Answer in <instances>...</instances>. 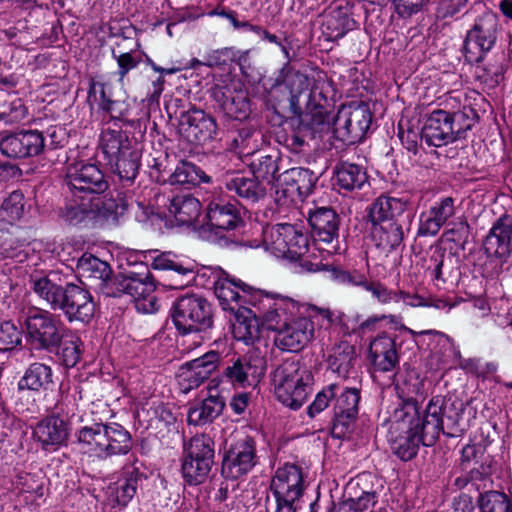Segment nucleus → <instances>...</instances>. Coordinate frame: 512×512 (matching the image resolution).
Wrapping results in <instances>:
<instances>
[{"mask_svg":"<svg viewBox=\"0 0 512 512\" xmlns=\"http://www.w3.org/2000/svg\"><path fill=\"white\" fill-rule=\"evenodd\" d=\"M358 414L333 410L331 419V435L333 438L344 439L350 436L354 430Z\"/></svg>","mask_w":512,"mask_h":512,"instance_id":"obj_55","label":"nucleus"},{"mask_svg":"<svg viewBox=\"0 0 512 512\" xmlns=\"http://www.w3.org/2000/svg\"><path fill=\"white\" fill-rule=\"evenodd\" d=\"M336 390L333 410H343L359 414V403L361 400V390L356 387H344L340 393Z\"/></svg>","mask_w":512,"mask_h":512,"instance_id":"obj_59","label":"nucleus"},{"mask_svg":"<svg viewBox=\"0 0 512 512\" xmlns=\"http://www.w3.org/2000/svg\"><path fill=\"white\" fill-rule=\"evenodd\" d=\"M128 207L126 192H117L116 196L111 193L106 206L71 197L60 208L59 216L69 226L86 227L90 222L116 223L127 212Z\"/></svg>","mask_w":512,"mask_h":512,"instance_id":"obj_12","label":"nucleus"},{"mask_svg":"<svg viewBox=\"0 0 512 512\" xmlns=\"http://www.w3.org/2000/svg\"><path fill=\"white\" fill-rule=\"evenodd\" d=\"M53 347L47 348L44 353L53 355V362L65 370L76 367L83 355V341L70 328L56 339Z\"/></svg>","mask_w":512,"mask_h":512,"instance_id":"obj_37","label":"nucleus"},{"mask_svg":"<svg viewBox=\"0 0 512 512\" xmlns=\"http://www.w3.org/2000/svg\"><path fill=\"white\" fill-rule=\"evenodd\" d=\"M450 228L445 230L444 236L447 241L453 242L457 250L465 251L470 236V225L466 219L456 222H449Z\"/></svg>","mask_w":512,"mask_h":512,"instance_id":"obj_61","label":"nucleus"},{"mask_svg":"<svg viewBox=\"0 0 512 512\" xmlns=\"http://www.w3.org/2000/svg\"><path fill=\"white\" fill-rule=\"evenodd\" d=\"M342 217L331 206L315 207L308 212V223L315 242L324 243L328 253H339V232Z\"/></svg>","mask_w":512,"mask_h":512,"instance_id":"obj_29","label":"nucleus"},{"mask_svg":"<svg viewBox=\"0 0 512 512\" xmlns=\"http://www.w3.org/2000/svg\"><path fill=\"white\" fill-rule=\"evenodd\" d=\"M151 267L154 270L169 271L172 273L171 281L167 284H164L170 289H182L191 282L196 281L197 278L207 277V282L213 278L212 284L214 288V294L217 298L218 296L216 294V284L221 278L225 276L224 274L229 275L231 278L238 279L237 277L230 275L228 272L221 268L216 270L207 268V270L203 269V271L200 272L195 263L191 262L190 260L182 259L171 251L160 252L153 256Z\"/></svg>","mask_w":512,"mask_h":512,"instance_id":"obj_15","label":"nucleus"},{"mask_svg":"<svg viewBox=\"0 0 512 512\" xmlns=\"http://www.w3.org/2000/svg\"><path fill=\"white\" fill-rule=\"evenodd\" d=\"M42 130L21 128L0 134V153L14 160H24L45 153Z\"/></svg>","mask_w":512,"mask_h":512,"instance_id":"obj_24","label":"nucleus"},{"mask_svg":"<svg viewBox=\"0 0 512 512\" xmlns=\"http://www.w3.org/2000/svg\"><path fill=\"white\" fill-rule=\"evenodd\" d=\"M220 353L214 350L208 351L201 357L186 362V366L192 367L196 372L208 380L220 363Z\"/></svg>","mask_w":512,"mask_h":512,"instance_id":"obj_62","label":"nucleus"},{"mask_svg":"<svg viewBox=\"0 0 512 512\" xmlns=\"http://www.w3.org/2000/svg\"><path fill=\"white\" fill-rule=\"evenodd\" d=\"M31 284L33 292L50 307L47 310L32 306L23 314L26 345L32 355H40L68 331L60 315L52 311H61L68 323L89 324L94 317L96 303L85 285L72 282L57 271L31 276Z\"/></svg>","mask_w":512,"mask_h":512,"instance_id":"obj_2","label":"nucleus"},{"mask_svg":"<svg viewBox=\"0 0 512 512\" xmlns=\"http://www.w3.org/2000/svg\"><path fill=\"white\" fill-rule=\"evenodd\" d=\"M260 463L253 436L237 435L226 442L221 461V476L227 481L245 479Z\"/></svg>","mask_w":512,"mask_h":512,"instance_id":"obj_16","label":"nucleus"},{"mask_svg":"<svg viewBox=\"0 0 512 512\" xmlns=\"http://www.w3.org/2000/svg\"><path fill=\"white\" fill-rule=\"evenodd\" d=\"M224 275L216 284V294L222 310L230 314L236 338L246 344L254 343L263 327L277 332L276 345L288 352H300L312 340L311 319L292 318L298 311L295 300Z\"/></svg>","mask_w":512,"mask_h":512,"instance_id":"obj_1","label":"nucleus"},{"mask_svg":"<svg viewBox=\"0 0 512 512\" xmlns=\"http://www.w3.org/2000/svg\"><path fill=\"white\" fill-rule=\"evenodd\" d=\"M99 147L112 173L123 188L132 187L141 168V150L132 142L126 130L103 129Z\"/></svg>","mask_w":512,"mask_h":512,"instance_id":"obj_7","label":"nucleus"},{"mask_svg":"<svg viewBox=\"0 0 512 512\" xmlns=\"http://www.w3.org/2000/svg\"><path fill=\"white\" fill-rule=\"evenodd\" d=\"M450 119V111L443 109H435L422 117V138L429 147H442L455 142Z\"/></svg>","mask_w":512,"mask_h":512,"instance_id":"obj_36","label":"nucleus"},{"mask_svg":"<svg viewBox=\"0 0 512 512\" xmlns=\"http://www.w3.org/2000/svg\"><path fill=\"white\" fill-rule=\"evenodd\" d=\"M29 244L26 231L20 226L11 225L10 228H0V254L3 258L23 262L28 256L26 249Z\"/></svg>","mask_w":512,"mask_h":512,"instance_id":"obj_42","label":"nucleus"},{"mask_svg":"<svg viewBox=\"0 0 512 512\" xmlns=\"http://www.w3.org/2000/svg\"><path fill=\"white\" fill-rule=\"evenodd\" d=\"M309 316L320 315L324 320L327 321L328 326H338L343 335H351L354 334L352 331V327L349 326V317L342 313H335L330 309L319 308L316 306H311L309 309Z\"/></svg>","mask_w":512,"mask_h":512,"instance_id":"obj_60","label":"nucleus"},{"mask_svg":"<svg viewBox=\"0 0 512 512\" xmlns=\"http://www.w3.org/2000/svg\"><path fill=\"white\" fill-rule=\"evenodd\" d=\"M24 337L23 327L20 329L12 321H3L0 323V351L11 352L22 346Z\"/></svg>","mask_w":512,"mask_h":512,"instance_id":"obj_56","label":"nucleus"},{"mask_svg":"<svg viewBox=\"0 0 512 512\" xmlns=\"http://www.w3.org/2000/svg\"><path fill=\"white\" fill-rule=\"evenodd\" d=\"M319 180L313 170L305 167H293L282 173L281 184L284 187V193L297 196L304 200L314 192Z\"/></svg>","mask_w":512,"mask_h":512,"instance_id":"obj_39","label":"nucleus"},{"mask_svg":"<svg viewBox=\"0 0 512 512\" xmlns=\"http://www.w3.org/2000/svg\"><path fill=\"white\" fill-rule=\"evenodd\" d=\"M455 141L467 138V132L479 121V115L471 105H464L458 111L450 112Z\"/></svg>","mask_w":512,"mask_h":512,"instance_id":"obj_50","label":"nucleus"},{"mask_svg":"<svg viewBox=\"0 0 512 512\" xmlns=\"http://www.w3.org/2000/svg\"><path fill=\"white\" fill-rule=\"evenodd\" d=\"M179 226H195L201 215L200 201L190 194L174 195L165 204Z\"/></svg>","mask_w":512,"mask_h":512,"instance_id":"obj_40","label":"nucleus"},{"mask_svg":"<svg viewBox=\"0 0 512 512\" xmlns=\"http://www.w3.org/2000/svg\"><path fill=\"white\" fill-rule=\"evenodd\" d=\"M77 270L82 277L99 280L98 288L104 296L121 298L127 295L133 299L138 312L152 314L158 311L154 295L156 281L146 264L140 263L114 274L109 263L84 253L77 261Z\"/></svg>","mask_w":512,"mask_h":512,"instance_id":"obj_4","label":"nucleus"},{"mask_svg":"<svg viewBox=\"0 0 512 512\" xmlns=\"http://www.w3.org/2000/svg\"><path fill=\"white\" fill-rule=\"evenodd\" d=\"M54 385V372L49 364L40 361L30 363L17 381L18 399L15 403L17 411L34 412L37 408L36 399L29 400L27 398L24 402L23 398L52 390Z\"/></svg>","mask_w":512,"mask_h":512,"instance_id":"obj_20","label":"nucleus"},{"mask_svg":"<svg viewBox=\"0 0 512 512\" xmlns=\"http://www.w3.org/2000/svg\"><path fill=\"white\" fill-rule=\"evenodd\" d=\"M366 223L375 246L385 253L405 247L415 218L407 198H398L386 193L376 197L365 209Z\"/></svg>","mask_w":512,"mask_h":512,"instance_id":"obj_5","label":"nucleus"},{"mask_svg":"<svg viewBox=\"0 0 512 512\" xmlns=\"http://www.w3.org/2000/svg\"><path fill=\"white\" fill-rule=\"evenodd\" d=\"M281 161L278 151L253 154L248 164L249 172L269 189L276 180L282 179V174H279Z\"/></svg>","mask_w":512,"mask_h":512,"instance_id":"obj_41","label":"nucleus"},{"mask_svg":"<svg viewBox=\"0 0 512 512\" xmlns=\"http://www.w3.org/2000/svg\"><path fill=\"white\" fill-rule=\"evenodd\" d=\"M421 119L415 121L413 118H401L397 124V136L402 146L414 156L419 153L422 141Z\"/></svg>","mask_w":512,"mask_h":512,"instance_id":"obj_48","label":"nucleus"},{"mask_svg":"<svg viewBox=\"0 0 512 512\" xmlns=\"http://www.w3.org/2000/svg\"><path fill=\"white\" fill-rule=\"evenodd\" d=\"M210 98L215 107L230 119L242 122L252 113L249 91L240 79L231 78L223 84H215L210 89Z\"/></svg>","mask_w":512,"mask_h":512,"instance_id":"obj_19","label":"nucleus"},{"mask_svg":"<svg viewBox=\"0 0 512 512\" xmlns=\"http://www.w3.org/2000/svg\"><path fill=\"white\" fill-rule=\"evenodd\" d=\"M466 404L451 395H434L425 407L413 397L402 399L395 409V426L390 434L392 453L403 462L414 459L420 446L432 447L440 434L462 437L468 430Z\"/></svg>","mask_w":512,"mask_h":512,"instance_id":"obj_3","label":"nucleus"},{"mask_svg":"<svg viewBox=\"0 0 512 512\" xmlns=\"http://www.w3.org/2000/svg\"><path fill=\"white\" fill-rule=\"evenodd\" d=\"M274 393L279 402L298 410L312 393L314 376L299 360L286 359L272 373Z\"/></svg>","mask_w":512,"mask_h":512,"instance_id":"obj_11","label":"nucleus"},{"mask_svg":"<svg viewBox=\"0 0 512 512\" xmlns=\"http://www.w3.org/2000/svg\"><path fill=\"white\" fill-rule=\"evenodd\" d=\"M301 466L286 462L280 465L271 477L269 489L279 511H297L307 483Z\"/></svg>","mask_w":512,"mask_h":512,"instance_id":"obj_17","label":"nucleus"},{"mask_svg":"<svg viewBox=\"0 0 512 512\" xmlns=\"http://www.w3.org/2000/svg\"><path fill=\"white\" fill-rule=\"evenodd\" d=\"M370 474L358 475L351 480L344 492L343 499L337 503L331 501L327 512H365L378 503L379 494L368 480Z\"/></svg>","mask_w":512,"mask_h":512,"instance_id":"obj_28","label":"nucleus"},{"mask_svg":"<svg viewBox=\"0 0 512 512\" xmlns=\"http://www.w3.org/2000/svg\"><path fill=\"white\" fill-rule=\"evenodd\" d=\"M143 55L145 54L137 49L125 52L112 49L111 57L117 64L115 76L118 82L123 83L129 73L139 67L143 62Z\"/></svg>","mask_w":512,"mask_h":512,"instance_id":"obj_52","label":"nucleus"},{"mask_svg":"<svg viewBox=\"0 0 512 512\" xmlns=\"http://www.w3.org/2000/svg\"><path fill=\"white\" fill-rule=\"evenodd\" d=\"M397 335L382 331L369 341L368 353L371 366L375 372H394L399 368L401 343Z\"/></svg>","mask_w":512,"mask_h":512,"instance_id":"obj_33","label":"nucleus"},{"mask_svg":"<svg viewBox=\"0 0 512 512\" xmlns=\"http://www.w3.org/2000/svg\"><path fill=\"white\" fill-rule=\"evenodd\" d=\"M481 512H512V482L481 498Z\"/></svg>","mask_w":512,"mask_h":512,"instance_id":"obj_51","label":"nucleus"},{"mask_svg":"<svg viewBox=\"0 0 512 512\" xmlns=\"http://www.w3.org/2000/svg\"><path fill=\"white\" fill-rule=\"evenodd\" d=\"M211 177L198 165L187 160H180L170 174V185H180L186 189L201 183H210Z\"/></svg>","mask_w":512,"mask_h":512,"instance_id":"obj_44","label":"nucleus"},{"mask_svg":"<svg viewBox=\"0 0 512 512\" xmlns=\"http://www.w3.org/2000/svg\"><path fill=\"white\" fill-rule=\"evenodd\" d=\"M180 127L187 141L194 145H204L216 140L221 133L216 119L195 106L181 114Z\"/></svg>","mask_w":512,"mask_h":512,"instance_id":"obj_32","label":"nucleus"},{"mask_svg":"<svg viewBox=\"0 0 512 512\" xmlns=\"http://www.w3.org/2000/svg\"><path fill=\"white\" fill-rule=\"evenodd\" d=\"M482 247L488 259L486 265H493L492 275L498 276L512 254L511 214L505 212L492 223Z\"/></svg>","mask_w":512,"mask_h":512,"instance_id":"obj_21","label":"nucleus"},{"mask_svg":"<svg viewBox=\"0 0 512 512\" xmlns=\"http://www.w3.org/2000/svg\"><path fill=\"white\" fill-rule=\"evenodd\" d=\"M71 423L58 411H52L41 418L32 428V438L41 450L53 453L68 445Z\"/></svg>","mask_w":512,"mask_h":512,"instance_id":"obj_26","label":"nucleus"},{"mask_svg":"<svg viewBox=\"0 0 512 512\" xmlns=\"http://www.w3.org/2000/svg\"><path fill=\"white\" fill-rule=\"evenodd\" d=\"M354 4L347 0L332 2L321 13V31L324 40L334 42L358 28L354 18Z\"/></svg>","mask_w":512,"mask_h":512,"instance_id":"obj_30","label":"nucleus"},{"mask_svg":"<svg viewBox=\"0 0 512 512\" xmlns=\"http://www.w3.org/2000/svg\"><path fill=\"white\" fill-rule=\"evenodd\" d=\"M79 451L100 460L125 456L133 448V438L123 425L117 422H93L79 427L74 433Z\"/></svg>","mask_w":512,"mask_h":512,"instance_id":"obj_6","label":"nucleus"},{"mask_svg":"<svg viewBox=\"0 0 512 512\" xmlns=\"http://www.w3.org/2000/svg\"><path fill=\"white\" fill-rule=\"evenodd\" d=\"M31 205L21 190H14L4 198L0 206V217L11 225L23 220L29 213Z\"/></svg>","mask_w":512,"mask_h":512,"instance_id":"obj_47","label":"nucleus"},{"mask_svg":"<svg viewBox=\"0 0 512 512\" xmlns=\"http://www.w3.org/2000/svg\"><path fill=\"white\" fill-rule=\"evenodd\" d=\"M169 317L178 335L196 334L201 340L211 338L214 308L203 295L187 293L178 296L171 305Z\"/></svg>","mask_w":512,"mask_h":512,"instance_id":"obj_9","label":"nucleus"},{"mask_svg":"<svg viewBox=\"0 0 512 512\" xmlns=\"http://www.w3.org/2000/svg\"><path fill=\"white\" fill-rule=\"evenodd\" d=\"M455 214V199L450 196L439 198L419 215L418 237H434L448 224Z\"/></svg>","mask_w":512,"mask_h":512,"instance_id":"obj_35","label":"nucleus"},{"mask_svg":"<svg viewBox=\"0 0 512 512\" xmlns=\"http://www.w3.org/2000/svg\"><path fill=\"white\" fill-rule=\"evenodd\" d=\"M222 184L229 195L235 199L234 202L242 208L253 206L267 197L268 188L250 172H227L222 179Z\"/></svg>","mask_w":512,"mask_h":512,"instance_id":"obj_31","label":"nucleus"},{"mask_svg":"<svg viewBox=\"0 0 512 512\" xmlns=\"http://www.w3.org/2000/svg\"><path fill=\"white\" fill-rule=\"evenodd\" d=\"M497 462L492 455L483 456L481 461H475L472 467L461 472L454 479L453 486L458 490L468 489L469 491L478 492L476 504L481 512V498L490 492H497L494 489L493 474L496 470Z\"/></svg>","mask_w":512,"mask_h":512,"instance_id":"obj_27","label":"nucleus"},{"mask_svg":"<svg viewBox=\"0 0 512 512\" xmlns=\"http://www.w3.org/2000/svg\"><path fill=\"white\" fill-rule=\"evenodd\" d=\"M204 219L200 233L209 242L223 248L246 246V241L236 235L246 227L242 207L236 202L223 198L212 200L207 205Z\"/></svg>","mask_w":512,"mask_h":512,"instance_id":"obj_8","label":"nucleus"},{"mask_svg":"<svg viewBox=\"0 0 512 512\" xmlns=\"http://www.w3.org/2000/svg\"><path fill=\"white\" fill-rule=\"evenodd\" d=\"M146 416L149 418V426L152 427L153 422L162 424L165 428L174 426L177 417L172 407L168 403L161 401H152L145 410Z\"/></svg>","mask_w":512,"mask_h":512,"instance_id":"obj_57","label":"nucleus"},{"mask_svg":"<svg viewBox=\"0 0 512 512\" xmlns=\"http://www.w3.org/2000/svg\"><path fill=\"white\" fill-rule=\"evenodd\" d=\"M279 119V125L286 133L285 142L295 152L301 151L311 140L322 139L330 129L328 114L323 107L288 117L279 115Z\"/></svg>","mask_w":512,"mask_h":512,"instance_id":"obj_14","label":"nucleus"},{"mask_svg":"<svg viewBox=\"0 0 512 512\" xmlns=\"http://www.w3.org/2000/svg\"><path fill=\"white\" fill-rule=\"evenodd\" d=\"M64 184L70 196L77 199L98 202L100 205L108 203L111 193L116 196L118 190L110 191L109 176L102 169L100 163L77 161L68 164L64 175Z\"/></svg>","mask_w":512,"mask_h":512,"instance_id":"obj_10","label":"nucleus"},{"mask_svg":"<svg viewBox=\"0 0 512 512\" xmlns=\"http://www.w3.org/2000/svg\"><path fill=\"white\" fill-rule=\"evenodd\" d=\"M336 390H340V386L336 383H331L319 391L313 402L307 407V415L314 418L316 415L323 412L336 397Z\"/></svg>","mask_w":512,"mask_h":512,"instance_id":"obj_64","label":"nucleus"},{"mask_svg":"<svg viewBox=\"0 0 512 512\" xmlns=\"http://www.w3.org/2000/svg\"><path fill=\"white\" fill-rule=\"evenodd\" d=\"M214 464L215 441L208 434H196L189 440H184L180 471L185 484H203Z\"/></svg>","mask_w":512,"mask_h":512,"instance_id":"obj_13","label":"nucleus"},{"mask_svg":"<svg viewBox=\"0 0 512 512\" xmlns=\"http://www.w3.org/2000/svg\"><path fill=\"white\" fill-rule=\"evenodd\" d=\"M235 47H223L215 49L207 53L205 57L206 62H202L198 59H193L191 67L198 69L201 66L206 67H225L233 64L235 59Z\"/></svg>","mask_w":512,"mask_h":512,"instance_id":"obj_58","label":"nucleus"},{"mask_svg":"<svg viewBox=\"0 0 512 512\" xmlns=\"http://www.w3.org/2000/svg\"><path fill=\"white\" fill-rule=\"evenodd\" d=\"M27 117L28 107L21 98L15 97L10 101L0 103V124H19Z\"/></svg>","mask_w":512,"mask_h":512,"instance_id":"obj_54","label":"nucleus"},{"mask_svg":"<svg viewBox=\"0 0 512 512\" xmlns=\"http://www.w3.org/2000/svg\"><path fill=\"white\" fill-rule=\"evenodd\" d=\"M474 78L488 89H495L504 80L506 65L504 58H494L487 64H475Z\"/></svg>","mask_w":512,"mask_h":512,"instance_id":"obj_49","label":"nucleus"},{"mask_svg":"<svg viewBox=\"0 0 512 512\" xmlns=\"http://www.w3.org/2000/svg\"><path fill=\"white\" fill-rule=\"evenodd\" d=\"M147 168L152 181L158 184L169 183L173 169L169 155L166 152H156V155L150 154L147 158Z\"/></svg>","mask_w":512,"mask_h":512,"instance_id":"obj_53","label":"nucleus"},{"mask_svg":"<svg viewBox=\"0 0 512 512\" xmlns=\"http://www.w3.org/2000/svg\"><path fill=\"white\" fill-rule=\"evenodd\" d=\"M147 479V475L135 464L125 468L123 478L116 483L115 502L126 507L137 492L138 485Z\"/></svg>","mask_w":512,"mask_h":512,"instance_id":"obj_45","label":"nucleus"},{"mask_svg":"<svg viewBox=\"0 0 512 512\" xmlns=\"http://www.w3.org/2000/svg\"><path fill=\"white\" fill-rule=\"evenodd\" d=\"M264 235L269 249L279 258L297 261L308 252V237L295 225L278 223L266 229Z\"/></svg>","mask_w":512,"mask_h":512,"instance_id":"obj_22","label":"nucleus"},{"mask_svg":"<svg viewBox=\"0 0 512 512\" xmlns=\"http://www.w3.org/2000/svg\"><path fill=\"white\" fill-rule=\"evenodd\" d=\"M43 132V140L45 143V152L64 148L68 142L70 134L63 125H50Z\"/></svg>","mask_w":512,"mask_h":512,"instance_id":"obj_63","label":"nucleus"},{"mask_svg":"<svg viewBox=\"0 0 512 512\" xmlns=\"http://www.w3.org/2000/svg\"><path fill=\"white\" fill-rule=\"evenodd\" d=\"M357 359L356 350L353 345L345 342L335 347L328 357L329 369L338 377L347 379L350 371L354 368Z\"/></svg>","mask_w":512,"mask_h":512,"instance_id":"obj_46","label":"nucleus"},{"mask_svg":"<svg viewBox=\"0 0 512 512\" xmlns=\"http://www.w3.org/2000/svg\"><path fill=\"white\" fill-rule=\"evenodd\" d=\"M368 178L363 165L340 161L333 169L332 185L339 193L346 194L362 189L368 183Z\"/></svg>","mask_w":512,"mask_h":512,"instance_id":"obj_38","label":"nucleus"},{"mask_svg":"<svg viewBox=\"0 0 512 512\" xmlns=\"http://www.w3.org/2000/svg\"><path fill=\"white\" fill-rule=\"evenodd\" d=\"M266 361L256 352L234 356L222 370V379L234 387H255L265 375Z\"/></svg>","mask_w":512,"mask_h":512,"instance_id":"obj_25","label":"nucleus"},{"mask_svg":"<svg viewBox=\"0 0 512 512\" xmlns=\"http://www.w3.org/2000/svg\"><path fill=\"white\" fill-rule=\"evenodd\" d=\"M373 114L368 104L360 102L342 108L334 122L335 137L344 145L360 143L372 124Z\"/></svg>","mask_w":512,"mask_h":512,"instance_id":"obj_23","label":"nucleus"},{"mask_svg":"<svg viewBox=\"0 0 512 512\" xmlns=\"http://www.w3.org/2000/svg\"><path fill=\"white\" fill-rule=\"evenodd\" d=\"M134 110V105L127 99H113L97 114L101 116L104 123H111L118 128L117 130L125 128L128 135L136 131L145 133L147 116L136 117Z\"/></svg>","mask_w":512,"mask_h":512,"instance_id":"obj_34","label":"nucleus"},{"mask_svg":"<svg viewBox=\"0 0 512 512\" xmlns=\"http://www.w3.org/2000/svg\"><path fill=\"white\" fill-rule=\"evenodd\" d=\"M498 25V16L491 11L476 17L463 41L461 51L465 63L473 65L484 61L488 52L496 44Z\"/></svg>","mask_w":512,"mask_h":512,"instance_id":"obj_18","label":"nucleus"},{"mask_svg":"<svg viewBox=\"0 0 512 512\" xmlns=\"http://www.w3.org/2000/svg\"><path fill=\"white\" fill-rule=\"evenodd\" d=\"M225 406L226 403L223 396L209 394L203 400L189 407L187 422L193 426L210 424L222 414Z\"/></svg>","mask_w":512,"mask_h":512,"instance_id":"obj_43","label":"nucleus"}]
</instances>
